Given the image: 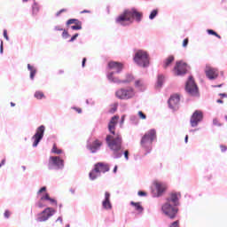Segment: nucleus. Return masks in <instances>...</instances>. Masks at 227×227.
Here are the masks:
<instances>
[{
	"label": "nucleus",
	"instance_id": "31",
	"mask_svg": "<svg viewBox=\"0 0 227 227\" xmlns=\"http://www.w3.org/2000/svg\"><path fill=\"white\" fill-rule=\"evenodd\" d=\"M158 13H159V10H157V9L153 10L152 12H151V14L149 15V19H150L151 20H153V19H154L155 17H157Z\"/></svg>",
	"mask_w": 227,
	"mask_h": 227
},
{
	"label": "nucleus",
	"instance_id": "10",
	"mask_svg": "<svg viewBox=\"0 0 227 227\" xmlns=\"http://www.w3.org/2000/svg\"><path fill=\"white\" fill-rule=\"evenodd\" d=\"M56 214V210L52 207H46L43 212L38 215L37 221L39 223H43L52 217Z\"/></svg>",
	"mask_w": 227,
	"mask_h": 227
},
{
	"label": "nucleus",
	"instance_id": "61",
	"mask_svg": "<svg viewBox=\"0 0 227 227\" xmlns=\"http://www.w3.org/2000/svg\"><path fill=\"white\" fill-rule=\"evenodd\" d=\"M184 141H185V143H187L189 141V136H187V135L185 136Z\"/></svg>",
	"mask_w": 227,
	"mask_h": 227
},
{
	"label": "nucleus",
	"instance_id": "15",
	"mask_svg": "<svg viewBox=\"0 0 227 227\" xmlns=\"http://www.w3.org/2000/svg\"><path fill=\"white\" fill-rule=\"evenodd\" d=\"M118 121H120V115H114L108 123V130L113 136H116V125H118Z\"/></svg>",
	"mask_w": 227,
	"mask_h": 227
},
{
	"label": "nucleus",
	"instance_id": "52",
	"mask_svg": "<svg viewBox=\"0 0 227 227\" xmlns=\"http://www.w3.org/2000/svg\"><path fill=\"white\" fill-rule=\"evenodd\" d=\"M138 196H146V192H138Z\"/></svg>",
	"mask_w": 227,
	"mask_h": 227
},
{
	"label": "nucleus",
	"instance_id": "54",
	"mask_svg": "<svg viewBox=\"0 0 227 227\" xmlns=\"http://www.w3.org/2000/svg\"><path fill=\"white\" fill-rule=\"evenodd\" d=\"M55 31H63V28L61 27H55Z\"/></svg>",
	"mask_w": 227,
	"mask_h": 227
},
{
	"label": "nucleus",
	"instance_id": "20",
	"mask_svg": "<svg viewBox=\"0 0 227 227\" xmlns=\"http://www.w3.org/2000/svg\"><path fill=\"white\" fill-rule=\"evenodd\" d=\"M154 185H155L156 191L158 192V196H162V192H164V191H166V184L156 181V182H154Z\"/></svg>",
	"mask_w": 227,
	"mask_h": 227
},
{
	"label": "nucleus",
	"instance_id": "49",
	"mask_svg": "<svg viewBox=\"0 0 227 227\" xmlns=\"http://www.w3.org/2000/svg\"><path fill=\"white\" fill-rule=\"evenodd\" d=\"M86 61H87L86 58H83L82 62V68H84V67H86Z\"/></svg>",
	"mask_w": 227,
	"mask_h": 227
},
{
	"label": "nucleus",
	"instance_id": "21",
	"mask_svg": "<svg viewBox=\"0 0 227 227\" xmlns=\"http://www.w3.org/2000/svg\"><path fill=\"white\" fill-rule=\"evenodd\" d=\"M101 146L102 142L100 140H95L91 145H88V149L90 150L92 153H95Z\"/></svg>",
	"mask_w": 227,
	"mask_h": 227
},
{
	"label": "nucleus",
	"instance_id": "59",
	"mask_svg": "<svg viewBox=\"0 0 227 227\" xmlns=\"http://www.w3.org/2000/svg\"><path fill=\"white\" fill-rule=\"evenodd\" d=\"M123 121H125V116L121 117V125H123Z\"/></svg>",
	"mask_w": 227,
	"mask_h": 227
},
{
	"label": "nucleus",
	"instance_id": "55",
	"mask_svg": "<svg viewBox=\"0 0 227 227\" xmlns=\"http://www.w3.org/2000/svg\"><path fill=\"white\" fill-rule=\"evenodd\" d=\"M48 201H50L51 203H57L56 200L51 199V197H50V199H48Z\"/></svg>",
	"mask_w": 227,
	"mask_h": 227
},
{
	"label": "nucleus",
	"instance_id": "32",
	"mask_svg": "<svg viewBox=\"0 0 227 227\" xmlns=\"http://www.w3.org/2000/svg\"><path fill=\"white\" fill-rule=\"evenodd\" d=\"M116 111H118V105L117 104L112 105L110 109H109V113L111 114H114V113H116Z\"/></svg>",
	"mask_w": 227,
	"mask_h": 227
},
{
	"label": "nucleus",
	"instance_id": "18",
	"mask_svg": "<svg viewBox=\"0 0 227 227\" xmlns=\"http://www.w3.org/2000/svg\"><path fill=\"white\" fill-rule=\"evenodd\" d=\"M102 207L105 210H111L113 204H111V193L109 192H105V200L102 201Z\"/></svg>",
	"mask_w": 227,
	"mask_h": 227
},
{
	"label": "nucleus",
	"instance_id": "60",
	"mask_svg": "<svg viewBox=\"0 0 227 227\" xmlns=\"http://www.w3.org/2000/svg\"><path fill=\"white\" fill-rule=\"evenodd\" d=\"M217 104H223V101L222 99L216 100Z\"/></svg>",
	"mask_w": 227,
	"mask_h": 227
},
{
	"label": "nucleus",
	"instance_id": "38",
	"mask_svg": "<svg viewBox=\"0 0 227 227\" xmlns=\"http://www.w3.org/2000/svg\"><path fill=\"white\" fill-rule=\"evenodd\" d=\"M138 116L141 120H146V114H145L143 111L138 112Z\"/></svg>",
	"mask_w": 227,
	"mask_h": 227
},
{
	"label": "nucleus",
	"instance_id": "12",
	"mask_svg": "<svg viewBox=\"0 0 227 227\" xmlns=\"http://www.w3.org/2000/svg\"><path fill=\"white\" fill-rule=\"evenodd\" d=\"M107 67L109 70H113L110 74H121L125 67V65L121 62L110 61L108 62Z\"/></svg>",
	"mask_w": 227,
	"mask_h": 227
},
{
	"label": "nucleus",
	"instance_id": "44",
	"mask_svg": "<svg viewBox=\"0 0 227 227\" xmlns=\"http://www.w3.org/2000/svg\"><path fill=\"white\" fill-rule=\"evenodd\" d=\"M45 191H47V187L43 186L38 191L37 194H42V192H45Z\"/></svg>",
	"mask_w": 227,
	"mask_h": 227
},
{
	"label": "nucleus",
	"instance_id": "26",
	"mask_svg": "<svg viewBox=\"0 0 227 227\" xmlns=\"http://www.w3.org/2000/svg\"><path fill=\"white\" fill-rule=\"evenodd\" d=\"M38 12H40V5L36 2H34L32 5V14L38 15Z\"/></svg>",
	"mask_w": 227,
	"mask_h": 227
},
{
	"label": "nucleus",
	"instance_id": "43",
	"mask_svg": "<svg viewBox=\"0 0 227 227\" xmlns=\"http://www.w3.org/2000/svg\"><path fill=\"white\" fill-rule=\"evenodd\" d=\"M189 45V39L186 38L183 41V47H187Z\"/></svg>",
	"mask_w": 227,
	"mask_h": 227
},
{
	"label": "nucleus",
	"instance_id": "63",
	"mask_svg": "<svg viewBox=\"0 0 227 227\" xmlns=\"http://www.w3.org/2000/svg\"><path fill=\"white\" fill-rule=\"evenodd\" d=\"M11 106H12V107H15V103L11 102Z\"/></svg>",
	"mask_w": 227,
	"mask_h": 227
},
{
	"label": "nucleus",
	"instance_id": "9",
	"mask_svg": "<svg viewBox=\"0 0 227 227\" xmlns=\"http://www.w3.org/2000/svg\"><path fill=\"white\" fill-rule=\"evenodd\" d=\"M185 89L187 93H189V95H192V97H198V85H196V82H194V78L192 76H189L188 81L186 82Z\"/></svg>",
	"mask_w": 227,
	"mask_h": 227
},
{
	"label": "nucleus",
	"instance_id": "2",
	"mask_svg": "<svg viewBox=\"0 0 227 227\" xmlns=\"http://www.w3.org/2000/svg\"><path fill=\"white\" fill-rule=\"evenodd\" d=\"M134 19L137 22H141V20H143V12L137 11L136 8L125 10L115 19V22L121 24V26H127V22L132 24Z\"/></svg>",
	"mask_w": 227,
	"mask_h": 227
},
{
	"label": "nucleus",
	"instance_id": "45",
	"mask_svg": "<svg viewBox=\"0 0 227 227\" xmlns=\"http://www.w3.org/2000/svg\"><path fill=\"white\" fill-rule=\"evenodd\" d=\"M77 36H79V34H75L74 35H73V36L71 37V39L69 40V42H74V40L77 39Z\"/></svg>",
	"mask_w": 227,
	"mask_h": 227
},
{
	"label": "nucleus",
	"instance_id": "56",
	"mask_svg": "<svg viewBox=\"0 0 227 227\" xmlns=\"http://www.w3.org/2000/svg\"><path fill=\"white\" fill-rule=\"evenodd\" d=\"M37 207H39V208L43 207V205L42 204V201H39V202L37 203Z\"/></svg>",
	"mask_w": 227,
	"mask_h": 227
},
{
	"label": "nucleus",
	"instance_id": "27",
	"mask_svg": "<svg viewBox=\"0 0 227 227\" xmlns=\"http://www.w3.org/2000/svg\"><path fill=\"white\" fill-rule=\"evenodd\" d=\"M51 153H55L56 155H61V153H63V150L59 149L56 144H54L51 149Z\"/></svg>",
	"mask_w": 227,
	"mask_h": 227
},
{
	"label": "nucleus",
	"instance_id": "8",
	"mask_svg": "<svg viewBox=\"0 0 227 227\" xmlns=\"http://www.w3.org/2000/svg\"><path fill=\"white\" fill-rule=\"evenodd\" d=\"M187 70H189V66L184 60H180L176 62V65L173 68V73L176 75H185L187 74Z\"/></svg>",
	"mask_w": 227,
	"mask_h": 227
},
{
	"label": "nucleus",
	"instance_id": "58",
	"mask_svg": "<svg viewBox=\"0 0 227 227\" xmlns=\"http://www.w3.org/2000/svg\"><path fill=\"white\" fill-rule=\"evenodd\" d=\"M81 13H91V11L84 10Z\"/></svg>",
	"mask_w": 227,
	"mask_h": 227
},
{
	"label": "nucleus",
	"instance_id": "34",
	"mask_svg": "<svg viewBox=\"0 0 227 227\" xmlns=\"http://www.w3.org/2000/svg\"><path fill=\"white\" fill-rule=\"evenodd\" d=\"M77 22H81V21L77 19H71L67 20V26H70L71 24H77Z\"/></svg>",
	"mask_w": 227,
	"mask_h": 227
},
{
	"label": "nucleus",
	"instance_id": "13",
	"mask_svg": "<svg viewBox=\"0 0 227 227\" xmlns=\"http://www.w3.org/2000/svg\"><path fill=\"white\" fill-rule=\"evenodd\" d=\"M203 121V112L200 110H196L191 119H190V123L192 127H198V124Z\"/></svg>",
	"mask_w": 227,
	"mask_h": 227
},
{
	"label": "nucleus",
	"instance_id": "53",
	"mask_svg": "<svg viewBox=\"0 0 227 227\" xmlns=\"http://www.w3.org/2000/svg\"><path fill=\"white\" fill-rule=\"evenodd\" d=\"M4 164H6V160H3L0 163V168H3V166H4Z\"/></svg>",
	"mask_w": 227,
	"mask_h": 227
},
{
	"label": "nucleus",
	"instance_id": "37",
	"mask_svg": "<svg viewBox=\"0 0 227 227\" xmlns=\"http://www.w3.org/2000/svg\"><path fill=\"white\" fill-rule=\"evenodd\" d=\"M50 198H51V196L49 195V193H45L44 195H43L41 197V201L49 200Z\"/></svg>",
	"mask_w": 227,
	"mask_h": 227
},
{
	"label": "nucleus",
	"instance_id": "33",
	"mask_svg": "<svg viewBox=\"0 0 227 227\" xmlns=\"http://www.w3.org/2000/svg\"><path fill=\"white\" fill-rule=\"evenodd\" d=\"M207 33H208L209 35H212L213 36H216V38L221 40V36L219 35V34H217V32H215V31H214L212 29H207Z\"/></svg>",
	"mask_w": 227,
	"mask_h": 227
},
{
	"label": "nucleus",
	"instance_id": "29",
	"mask_svg": "<svg viewBox=\"0 0 227 227\" xmlns=\"http://www.w3.org/2000/svg\"><path fill=\"white\" fill-rule=\"evenodd\" d=\"M164 82V75L160 74L158 75V82H157V87L162 88V83Z\"/></svg>",
	"mask_w": 227,
	"mask_h": 227
},
{
	"label": "nucleus",
	"instance_id": "50",
	"mask_svg": "<svg viewBox=\"0 0 227 227\" xmlns=\"http://www.w3.org/2000/svg\"><path fill=\"white\" fill-rule=\"evenodd\" d=\"M124 157H125L126 160H129V151L124 152Z\"/></svg>",
	"mask_w": 227,
	"mask_h": 227
},
{
	"label": "nucleus",
	"instance_id": "47",
	"mask_svg": "<svg viewBox=\"0 0 227 227\" xmlns=\"http://www.w3.org/2000/svg\"><path fill=\"white\" fill-rule=\"evenodd\" d=\"M73 109H74V111H76V113H78V114H81V113H82V109H81V108L73 107Z\"/></svg>",
	"mask_w": 227,
	"mask_h": 227
},
{
	"label": "nucleus",
	"instance_id": "1",
	"mask_svg": "<svg viewBox=\"0 0 227 227\" xmlns=\"http://www.w3.org/2000/svg\"><path fill=\"white\" fill-rule=\"evenodd\" d=\"M182 195L180 193L172 192L169 197L167 198V201L161 207V210L165 215H168L170 219H175L176 214H178V205H180L179 200Z\"/></svg>",
	"mask_w": 227,
	"mask_h": 227
},
{
	"label": "nucleus",
	"instance_id": "24",
	"mask_svg": "<svg viewBox=\"0 0 227 227\" xmlns=\"http://www.w3.org/2000/svg\"><path fill=\"white\" fill-rule=\"evenodd\" d=\"M89 176L90 180H97V178L100 176V173L94 168V169L90 172Z\"/></svg>",
	"mask_w": 227,
	"mask_h": 227
},
{
	"label": "nucleus",
	"instance_id": "25",
	"mask_svg": "<svg viewBox=\"0 0 227 227\" xmlns=\"http://www.w3.org/2000/svg\"><path fill=\"white\" fill-rule=\"evenodd\" d=\"M27 69L30 72V79L33 81V79H35V75H36V68L30 64H27Z\"/></svg>",
	"mask_w": 227,
	"mask_h": 227
},
{
	"label": "nucleus",
	"instance_id": "22",
	"mask_svg": "<svg viewBox=\"0 0 227 227\" xmlns=\"http://www.w3.org/2000/svg\"><path fill=\"white\" fill-rule=\"evenodd\" d=\"M173 61H175V56H168L163 62V68H168V67H171Z\"/></svg>",
	"mask_w": 227,
	"mask_h": 227
},
{
	"label": "nucleus",
	"instance_id": "3",
	"mask_svg": "<svg viewBox=\"0 0 227 227\" xmlns=\"http://www.w3.org/2000/svg\"><path fill=\"white\" fill-rule=\"evenodd\" d=\"M155 139H157V131L155 129H150L143 136L140 145L145 153L152 152V145Z\"/></svg>",
	"mask_w": 227,
	"mask_h": 227
},
{
	"label": "nucleus",
	"instance_id": "40",
	"mask_svg": "<svg viewBox=\"0 0 227 227\" xmlns=\"http://www.w3.org/2000/svg\"><path fill=\"white\" fill-rule=\"evenodd\" d=\"M169 227H180V222L178 221H176V222H173Z\"/></svg>",
	"mask_w": 227,
	"mask_h": 227
},
{
	"label": "nucleus",
	"instance_id": "7",
	"mask_svg": "<svg viewBox=\"0 0 227 227\" xmlns=\"http://www.w3.org/2000/svg\"><path fill=\"white\" fill-rule=\"evenodd\" d=\"M49 169H63L65 168V160L59 156H51L48 163Z\"/></svg>",
	"mask_w": 227,
	"mask_h": 227
},
{
	"label": "nucleus",
	"instance_id": "6",
	"mask_svg": "<svg viewBox=\"0 0 227 227\" xmlns=\"http://www.w3.org/2000/svg\"><path fill=\"white\" fill-rule=\"evenodd\" d=\"M134 95H136V92H134V89L130 87L120 89L115 92V96L121 100H129V98H132Z\"/></svg>",
	"mask_w": 227,
	"mask_h": 227
},
{
	"label": "nucleus",
	"instance_id": "62",
	"mask_svg": "<svg viewBox=\"0 0 227 227\" xmlns=\"http://www.w3.org/2000/svg\"><path fill=\"white\" fill-rule=\"evenodd\" d=\"M116 171H118V166H115L114 168V173H116Z\"/></svg>",
	"mask_w": 227,
	"mask_h": 227
},
{
	"label": "nucleus",
	"instance_id": "41",
	"mask_svg": "<svg viewBox=\"0 0 227 227\" xmlns=\"http://www.w3.org/2000/svg\"><path fill=\"white\" fill-rule=\"evenodd\" d=\"M4 37L5 38V40L10 41V37L8 36V30L4 29Z\"/></svg>",
	"mask_w": 227,
	"mask_h": 227
},
{
	"label": "nucleus",
	"instance_id": "51",
	"mask_svg": "<svg viewBox=\"0 0 227 227\" xmlns=\"http://www.w3.org/2000/svg\"><path fill=\"white\" fill-rule=\"evenodd\" d=\"M219 97H221V98H227V94L226 93H220Z\"/></svg>",
	"mask_w": 227,
	"mask_h": 227
},
{
	"label": "nucleus",
	"instance_id": "19",
	"mask_svg": "<svg viewBox=\"0 0 227 227\" xmlns=\"http://www.w3.org/2000/svg\"><path fill=\"white\" fill-rule=\"evenodd\" d=\"M94 168H96V171H98V173H107V171H109V165L102 163V162H98L97 164H95Z\"/></svg>",
	"mask_w": 227,
	"mask_h": 227
},
{
	"label": "nucleus",
	"instance_id": "64",
	"mask_svg": "<svg viewBox=\"0 0 227 227\" xmlns=\"http://www.w3.org/2000/svg\"><path fill=\"white\" fill-rule=\"evenodd\" d=\"M57 221H60V223H63V219H61V217H59Z\"/></svg>",
	"mask_w": 227,
	"mask_h": 227
},
{
	"label": "nucleus",
	"instance_id": "11",
	"mask_svg": "<svg viewBox=\"0 0 227 227\" xmlns=\"http://www.w3.org/2000/svg\"><path fill=\"white\" fill-rule=\"evenodd\" d=\"M45 133V126L41 125L37 128L35 134L33 136L32 139H34L33 146H38V143L43 139V134Z\"/></svg>",
	"mask_w": 227,
	"mask_h": 227
},
{
	"label": "nucleus",
	"instance_id": "23",
	"mask_svg": "<svg viewBox=\"0 0 227 227\" xmlns=\"http://www.w3.org/2000/svg\"><path fill=\"white\" fill-rule=\"evenodd\" d=\"M130 205L134 207L135 210H137L138 214H143V210H145V208L141 206V202L131 201Z\"/></svg>",
	"mask_w": 227,
	"mask_h": 227
},
{
	"label": "nucleus",
	"instance_id": "17",
	"mask_svg": "<svg viewBox=\"0 0 227 227\" xmlns=\"http://www.w3.org/2000/svg\"><path fill=\"white\" fill-rule=\"evenodd\" d=\"M205 74L207 77L209 78L211 81L219 77V71L211 67H206Z\"/></svg>",
	"mask_w": 227,
	"mask_h": 227
},
{
	"label": "nucleus",
	"instance_id": "39",
	"mask_svg": "<svg viewBox=\"0 0 227 227\" xmlns=\"http://www.w3.org/2000/svg\"><path fill=\"white\" fill-rule=\"evenodd\" d=\"M135 86L137 88H141V86H143V82L141 80H137L135 82Z\"/></svg>",
	"mask_w": 227,
	"mask_h": 227
},
{
	"label": "nucleus",
	"instance_id": "30",
	"mask_svg": "<svg viewBox=\"0 0 227 227\" xmlns=\"http://www.w3.org/2000/svg\"><path fill=\"white\" fill-rule=\"evenodd\" d=\"M71 29L73 31H78L79 29H82V22H77L74 26H71Z\"/></svg>",
	"mask_w": 227,
	"mask_h": 227
},
{
	"label": "nucleus",
	"instance_id": "36",
	"mask_svg": "<svg viewBox=\"0 0 227 227\" xmlns=\"http://www.w3.org/2000/svg\"><path fill=\"white\" fill-rule=\"evenodd\" d=\"M213 124L215 126V127H221V121H219V119H217V118H215L214 120H213Z\"/></svg>",
	"mask_w": 227,
	"mask_h": 227
},
{
	"label": "nucleus",
	"instance_id": "42",
	"mask_svg": "<svg viewBox=\"0 0 227 227\" xmlns=\"http://www.w3.org/2000/svg\"><path fill=\"white\" fill-rule=\"evenodd\" d=\"M62 36L63 38H68L70 35L68 34V31L63 30Z\"/></svg>",
	"mask_w": 227,
	"mask_h": 227
},
{
	"label": "nucleus",
	"instance_id": "4",
	"mask_svg": "<svg viewBox=\"0 0 227 227\" xmlns=\"http://www.w3.org/2000/svg\"><path fill=\"white\" fill-rule=\"evenodd\" d=\"M106 144L110 150L117 153L121 150V145H123V139L121 138V135L117 133L115 135H107L106 138Z\"/></svg>",
	"mask_w": 227,
	"mask_h": 227
},
{
	"label": "nucleus",
	"instance_id": "46",
	"mask_svg": "<svg viewBox=\"0 0 227 227\" xmlns=\"http://www.w3.org/2000/svg\"><path fill=\"white\" fill-rule=\"evenodd\" d=\"M64 12H67V9H62V10L59 11V12L56 13V16H57V17H59V15H61V13H64Z\"/></svg>",
	"mask_w": 227,
	"mask_h": 227
},
{
	"label": "nucleus",
	"instance_id": "16",
	"mask_svg": "<svg viewBox=\"0 0 227 227\" xmlns=\"http://www.w3.org/2000/svg\"><path fill=\"white\" fill-rule=\"evenodd\" d=\"M180 104V95L174 94L168 99V106L170 109H178V105Z\"/></svg>",
	"mask_w": 227,
	"mask_h": 227
},
{
	"label": "nucleus",
	"instance_id": "35",
	"mask_svg": "<svg viewBox=\"0 0 227 227\" xmlns=\"http://www.w3.org/2000/svg\"><path fill=\"white\" fill-rule=\"evenodd\" d=\"M11 215H12V211L6 209L4 213V217H5V219H10Z\"/></svg>",
	"mask_w": 227,
	"mask_h": 227
},
{
	"label": "nucleus",
	"instance_id": "28",
	"mask_svg": "<svg viewBox=\"0 0 227 227\" xmlns=\"http://www.w3.org/2000/svg\"><path fill=\"white\" fill-rule=\"evenodd\" d=\"M34 97L35 98H37V100H42V98H45V95L40 90L35 91Z\"/></svg>",
	"mask_w": 227,
	"mask_h": 227
},
{
	"label": "nucleus",
	"instance_id": "57",
	"mask_svg": "<svg viewBox=\"0 0 227 227\" xmlns=\"http://www.w3.org/2000/svg\"><path fill=\"white\" fill-rule=\"evenodd\" d=\"M0 52H1V54H3V41H1Z\"/></svg>",
	"mask_w": 227,
	"mask_h": 227
},
{
	"label": "nucleus",
	"instance_id": "14",
	"mask_svg": "<svg viewBox=\"0 0 227 227\" xmlns=\"http://www.w3.org/2000/svg\"><path fill=\"white\" fill-rule=\"evenodd\" d=\"M114 73H108L107 74V79L108 81H111L112 82H117V84H121V82L123 84L127 83V82H132V81H134V76L132 74H127V79L126 80H120L118 78H114Z\"/></svg>",
	"mask_w": 227,
	"mask_h": 227
},
{
	"label": "nucleus",
	"instance_id": "5",
	"mask_svg": "<svg viewBox=\"0 0 227 227\" xmlns=\"http://www.w3.org/2000/svg\"><path fill=\"white\" fill-rule=\"evenodd\" d=\"M133 61L138 67H142V68H146V67H150V56L148 55V52L143 50L137 51L133 58Z\"/></svg>",
	"mask_w": 227,
	"mask_h": 227
},
{
	"label": "nucleus",
	"instance_id": "48",
	"mask_svg": "<svg viewBox=\"0 0 227 227\" xmlns=\"http://www.w3.org/2000/svg\"><path fill=\"white\" fill-rule=\"evenodd\" d=\"M221 152H226L227 146L226 145H220Z\"/></svg>",
	"mask_w": 227,
	"mask_h": 227
}]
</instances>
